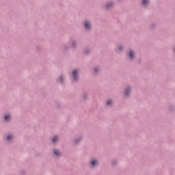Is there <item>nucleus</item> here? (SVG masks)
<instances>
[{"mask_svg": "<svg viewBox=\"0 0 175 175\" xmlns=\"http://www.w3.org/2000/svg\"><path fill=\"white\" fill-rule=\"evenodd\" d=\"M57 141H58V137H54L52 139L53 143H57Z\"/></svg>", "mask_w": 175, "mask_h": 175, "instance_id": "obj_8", "label": "nucleus"}, {"mask_svg": "<svg viewBox=\"0 0 175 175\" xmlns=\"http://www.w3.org/2000/svg\"><path fill=\"white\" fill-rule=\"evenodd\" d=\"M111 103H113V101L111 100H109L107 101V106H110V105H111Z\"/></svg>", "mask_w": 175, "mask_h": 175, "instance_id": "obj_9", "label": "nucleus"}, {"mask_svg": "<svg viewBox=\"0 0 175 175\" xmlns=\"http://www.w3.org/2000/svg\"><path fill=\"white\" fill-rule=\"evenodd\" d=\"M129 90H130V88L127 89L126 92H125V96H128L129 94Z\"/></svg>", "mask_w": 175, "mask_h": 175, "instance_id": "obj_11", "label": "nucleus"}, {"mask_svg": "<svg viewBox=\"0 0 175 175\" xmlns=\"http://www.w3.org/2000/svg\"><path fill=\"white\" fill-rule=\"evenodd\" d=\"M11 117H10V115H6L5 117H4V120L5 121H9V120H10Z\"/></svg>", "mask_w": 175, "mask_h": 175, "instance_id": "obj_6", "label": "nucleus"}, {"mask_svg": "<svg viewBox=\"0 0 175 175\" xmlns=\"http://www.w3.org/2000/svg\"><path fill=\"white\" fill-rule=\"evenodd\" d=\"M142 3L144 6H146V5H148V0H143Z\"/></svg>", "mask_w": 175, "mask_h": 175, "instance_id": "obj_7", "label": "nucleus"}, {"mask_svg": "<svg viewBox=\"0 0 175 175\" xmlns=\"http://www.w3.org/2000/svg\"><path fill=\"white\" fill-rule=\"evenodd\" d=\"M60 81H62V77H60Z\"/></svg>", "mask_w": 175, "mask_h": 175, "instance_id": "obj_12", "label": "nucleus"}, {"mask_svg": "<svg viewBox=\"0 0 175 175\" xmlns=\"http://www.w3.org/2000/svg\"><path fill=\"white\" fill-rule=\"evenodd\" d=\"M97 164H98V161L96 160H92L91 162L92 166H95V165H97Z\"/></svg>", "mask_w": 175, "mask_h": 175, "instance_id": "obj_5", "label": "nucleus"}, {"mask_svg": "<svg viewBox=\"0 0 175 175\" xmlns=\"http://www.w3.org/2000/svg\"><path fill=\"white\" fill-rule=\"evenodd\" d=\"M13 139V135H8L7 136V140H11Z\"/></svg>", "mask_w": 175, "mask_h": 175, "instance_id": "obj_10", "label": "nucleus"}, {"mask_svg": "<svg viewBox=\"0 0 175 175\" xmlns=\"http://www.w3.org/2000/svg\"><path fill=\"white\" fill-rule=\"evenodd\" d=\"M94 72H97V69L96 68L94 69Z\"/></svg>", "mask_w": 175, "mask_h": 175, "instance_id": "obj_13", "label": "nucleus"}, {"mask_svg": "<svg viewBox=\"0 0 175 175\" xmlns=\"http://www.w3.org/2000/svg\"><path fill=\"white\" fill-rule=\"evenodd\" d=\"M53 152H54L55 155H56L57 157H59V155H61V152L57 150H55L53 151Z\"/></svg>", "mask_w": 175, "mask_h": 175, "instance_id": "obj_4", "label": "nucleus"}, {"mask_svg": "<svg viewBox=\"0 0 175 175\" xmlns=\"http://www.w3.org/2000/svg\"><path fill=\"white\" fill-rule=\"evenodd\" d=\"M106 8H109V5H106Z\"/></svg>", "mask_w": 175, "mask_h": 175, "instance_id": "obj_14", "label": "nucleus"}, {"mask_svg": "<svg viewBox=\"0 0 175 175\" xmlns=\"http://www.w3.org/2000/svg\"><path fill=\"white\" fill-rule=\"evenodd\" d=\"M85 27L86 29H90V28H91V23H90V22H85Z\"/></svg>", "mask_w": 175, "mask_h": 175, "instance_id": "obj_2", "label": "nucleus"}, {"mask_svg": "<svg viewBox=\"0 0 175 175\" xmlns=\"http://www.w3.org/2000/svg\"><path fill=\"white\" fill-rule=\"evenodd\" d=\"M129 57H130V58H134V57H135V52L131 51L129 52Z\"/></svg>", "mask_w": 175, "mask_h": 175, "instance_id": "obj_3", "label": "nucleus"}, {"mask_svg": "<svg viewBox=\"0 0 175 175\" xmlns=\"http://www.w3.org/2000/svg\"><path fill=\"white\" fill-rule=\"evenodd\" d=\"M72 76H73L74 80H77V70L72 71Z\"/></svg>", "mask_w": 175, "mask_h": 175, "instance_id": "obj_1", "label": "nucleus"}]
</instances>
